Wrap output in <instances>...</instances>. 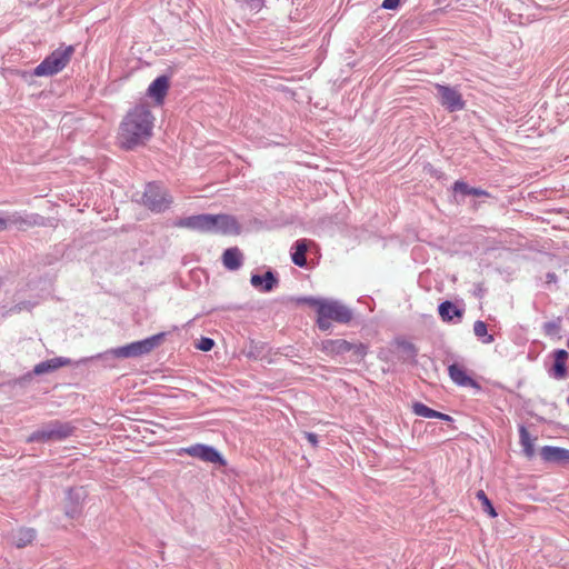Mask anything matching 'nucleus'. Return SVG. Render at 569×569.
<instances>
[{"label": "nucleus", "mask_w": 569, "mask_h": 569, "mask_svg": "<svg viewBox=\"0 0 569 569\" xmlns=\"http://www.w3.org/2000/svg\"><path fill=\"white\" fill-rule=\"evenodd\" d=\"M73 53V46L59 47L36 67L33 74L37 77H48L60 72L69 63Z\"/></svg>", "instance_id": "3"}, {"label": "nucleus", "mask_w": 569, "mask_h": 569, "mask_svg": "<svg viewBox=\"0 0 569 569\" xmlns=\"http://www.w3.org/2000/svg\"><path fill=\"white\" fill-rule=\"evenodd\" d=\"M72 430L73 428L67 423L53 422L30 435L28 441L61 440L69 437Z\"/></svg>", "instance_id": "6"}, {"label": "nucleus", "mask_w": 569, "mask_h": 569, "mask_svg": "<svg viewBox=\"0 0 569 569\" xmlns=\"http://www.w3.org/2000/svg\"><path fill=\"white\" fill-rule=\"evenodd\" d=\"M437 419H441V420H445V421H451V417L446 415V413H442V412H439L438 411V415L436 416Z\"/></svg>", "instance_id": "34"}, {"label": "nucleus", "mask_w": 569, "mask_h": 569, "mask_svg": "<svg viewBox=\"0 0 569 569\" xmlns=\"http://www.w3.org/2000/svg\"><path fill=\"white\" fill-rule=\"evenodd\" d=\"M169 89V78L166 76H160L154 79L149 88L148 96L156 100L158 103H162L167 92Z\"/></svg>", "instance_id": "12"}, {"label": "nucleus", "mask_w": 569, "mask_h": 569, "mask_svg": "<svg viewBox=\"0 0 569 569\" xmlns=\"http://www.w3.org/2000/svg\"><path fill=\"white\" fill-rule=\"evenodd\" d=\"M223 266L229 270H237L242 264V253L238 248H229L222 256Z\"/></svg>", "instance_id": "17"}, {"label": "nucleus", "mask_w": 569, "mask_h": 569, "mask_svg": "<svg viewBox=\"0 0 569 569\" xmlns=\"http://www.w3.org/2000/svg\"><path fill=\"white\" fill-rule=\"evenodd\" d=\"M540 456L546 462L566 465L569 463V450L560 447L545 446Z\"/></svg>", "instance_id": "11"}, {"label": "nucleus", "mask_w": 569, "mask_h": 569, "mask_svg": "<svg viewBox=\"0 0 569 569\" xmlns=\"http://www.w3.org/2000/svg\"><path fill=\"white\" fill-rule=\"evenodd\" d=\"M167 191L156 183H149L143 193V203L152 211H163L171 203Z\"/></svg>", "instance_id": "5"}, {"label": "nucleus", "mask_w": 569, "mask_h": 569, "mask_svg": "<svg viewBox=\"0 0 569 569\" xmlns=\"http://www.w3.org/2000/svg\"><path fill=\"white\" fill-rule=\"evenodd\" d=\"M470 188L467 183L462 182V181H457L453 186V190L456 192H460V193H463V194H469V191H470Z\"/></svg>", "instance_id": "30"}, {"label": "nucleus", "mask_w": 569, "mask_h": 569, "mask_svg": "<svg viewBox=\"0 0 569 569\" xmlns=\"http://www.w3.org/2000/svg\"><path fill=\"white\" fill-rule=\"evenodd\" d=\"M332 321L347 323L352 319L351 310L337 300L325 299L319 306V312Z\"/></svg>", "instance_id": "7"}, {"label": "nucleus", "mask_w": 569, "mask_h": 569, "mask_svg": "<svg viewBox=\"0 0 569 569\" xmlns=\"http://www.w3.org/2000/svg\"><path fill=\"white\" fill-rule=\"evenodd\" d=\"M308 250L307 240L301 239L298 240L295 244V252L292 253L291 258L295 264L299 267H303L307 262L306 260V252Z\"/></svg>", "instance_id": "21"}, {"label": "nucleus", "mask_w": 569, "mask_h": 569, "mask_svg": "<svg viewBox=\"0 0 569 569\" xmlns=\"http://www.w3.org/2000/svg\"><path fill=\"white\" fill-rule=\"evenodd\" d=\"M413 412L417 416L423 417V418H436L438 415V411L427 407L426 405L421 402H416L412 406Z\"/></svg>", "instance_id": "25"}, {"label": "nucleus", "mask_w": 569, "mask_h": 569, "mask_svg": "<svg viewBox=\"0 0 569 569\" xmlns=\"http://www.w3.org/2000/svg\"><path fill=\"white\" fill-rule=\"evenodd\" d=\"M178 455H188L204 462L224 465L222 456L213 447L207 445L198 443L187 448H181Z\"/></svg>", "instance_id": "8"}, {"label": "nucleus", "mask_w": 569, "mask_h": 569, "mask_svg": "<svg viewBox=\"0 0 569 569\" xmlns=\"http://www.w3.org/2000/svg\"><path fill=\"white\" fill-rule=\"evenodd\" d=\"M476 497L481 502L482 510L485 512H487L491 518H496L497 517V512H496L492 503L488 499L487 495L485 493V491L483 490H478L477 493H476Z\"/></svg>", "instance_id": "24"}, {"label": "nucleus", "mask_w": 569, "mask_h": 569, "mask_svg": "<svg viewBox=\"0 0 569 569\" xmlns=\"http://www.w3.org/2000/svg\"><path fill=\"white\" fill-rule=\"evenodd\" d=\"M323 350L329 355H340L352 349V345L343 339L327 340L322 342Z\"/></svg>", "instance_id": "18"}, {"label": "nucleus", "mask_w": 569, "mask_h": 569, "mask_svg": "<svg viewBox=\"0 0 569 569\" xmlns=\"http://www.w3.org/2000/svg\"><path fill=\"white\" fill-rule=\"evenodd\" d=\"M36 538V532L30 528H19L10 533L9 540L18 548H23Z\"/></svg>", "instance_id": "14"}, {"label": "nucleus", "mask_w": 569, "mask_h": 569, "mask_svg": "<svg viewBox=\"0 0 569 569\" xmlns=\"http://www.w3.org/2000/svg\"><path fill=\"white\" fill-rule=\"evenodd\" d=\"M176 226L199 232L238 234L240 226L228 214H197L180 219Z\"/></svg>", "instance_id": "2"}, {"label": "nucleus", "mask_w": 569, "mask_h": 569, "mask_svg": "<svg viewBox=\"0 0 569 569\" xmlns=\"http://www.w3.org/2000/svg\"><path fill=\"white\" fill-rule=\"evenodd\" d=\"M307 440L313 446L316 447L317 443H318V439H317V435L312 433V432H306L305 433Z\"/></svg>", "instance_id": "32"}, {"label": "nucleus", "mask_w": 569, "mask_h": 569, "mask_svg": "<svg viewBox=\"0 0 569 569\" xmlns=\"http://www.w3.org/2000/svg\"><path fill=\"white\" fill-rule=\"evenodd\" d=\"M164 333H158L154 336H151L147 339L131 342L127 346H122L119 348L111 349L108 351V353L112 355L117 358H133L139 357L142 355H147L150 351H152L154 348L160 346V343L163 341Z\"/></svg>", "instance_id": "4"}, {"label": "nucleus", "mask_w": 569, "mask_h": 569, "mask_svg": "<svg viewBox=\"0 0 569 569\" xmlns=\"http://www.w3.org/2000/svg\"><path fill=\"white\" fill-rule=\"evenodd\" d=\"M241 9L258 12L263 7V0H234Z\"/></svg>", "instance_id": "26"}, {"label": "nucleus", "mask_w": 569, "mask_h": 569, "mask_svg": "<svg viewBox=\"0 0 569 569\" xmlns=\"http://www.w3.org/2000/svg\"><path fill=\"white\" fill-rule=\"evenodd\" d=\"M473 333L478 338H485L482 340L483 343H491L493 341V336L488 335L487 325L483 321H481V320H478V321L475 322V325H473Z\"/></svg>", "instance_id": "23"}, {"label": "nucleus", "mask_w": 569, "mask_h": 569, "mask_svg": "<svg viewBox=\"0 0 569 569\" xmlns=\"http://www.w3.org/2000/svg\"><path fill=\"white\" fill-rule=\"evenodd\" d=\"M7 227H8V221H7V219H4V218L0 217V231L6 230V229H7Z\"/></svg>", "instance_id": "35"}, {"label": "nucleus", "mask_w": 569, "mask_h": 569, "mask_svg": "<svg viewBox=\"0 0 569 569\" xmlns=\"http://www.w3.org/2000/svg\"><path fill=\"white\" fill-rule=\"evenodd\" d=\"M325 299H317V298H312V297H306V298H302L300 301L303 302V303H308L312 307L316 308L317 310V313L319 312V306L321 302H323Z\"/></svg>", "instance_id": "29"}, {"label": "nucleus", "mask_w": 569, "mask_h": 569, "mask_svg": "<svg viewBox=\"0 0 569 569\" xmlns=\"http://www.w3.org/2000/svg\"><path fill=\"white\" fill-rule=\"evenodd\" d=\"M154 120V116L146 103H139L130 109L120 124L121 147L133 149L146 143L152 136Z\"/></svg>", "instance_id": "1"}, {"label": "nucleus", "mask_w": 569, "mask_h": 569, "mask_svg": "<svg viewBox=\"0 0 569 569\" xmlns=\"http://www.w3.org/2000/svg\"><path fill=\"white\" fill-rule=\"evenodd\" d=\"M519 436L525 456L531 459L535 456V438H531L525 426H520Z\"/></svg>", "instance_id": "19"}, {"label": "nucleus", "mask_w": 569, "mask_h": 569, "mask_svg": "<svg viewBox=\"0 0 569 569\" xmlns=\"http://www.w3.org/2000/svg\"><path fill=\"white\" fill-rule=\"evenodd\" d=\"M86 497L87 491L82 487L70 489L67 496L66 515L70 518H77L81 513Z\"/></svg>", "instance_id": "10"}, {"label": "nucleus", "mask_w": 569, "mask_h": 569, "mask_svg": "<svg viewBox=\"0 0 569 569\" xmlns=\"http://www.w3.org/2000/svg\"><path fill=\"white\" fill-rule=\"evenodd\" d=\"M400 0H383L382 8L388 10H395L399 7Z\"/></svg>", "instance_id": "31"}, {"label": "nucleus", "mask_w": 569, "mask_h": 569, "mask_svg": "<svg viewBox=\"0 0 569 569\" xmlns=\"http://www.w3.org/2000/svg\"><path fill=\"white\" fill-rule=\"evenodd\" d=\"M436 89L438 91L440 103L448 111L453 112L463 109L465 101L457 89L442 84H437Z\"/></svg>", "instance_id": "9"}, {"label": "nucleus", "mask_w": 569, "mask_h": 569, "mask_svg": "<svg viewBox=\"0 0 569 569\" xmlns=\"http://www.w3.org/2000/svg\"><path fill=\"white\" fill-rule=\"evenodd\" d=\"M71 363V360L63 357H57L52 358L46 361H42L34 366L33 372L36 375H44L52 372L61 367L69 366Z\"/></svg>", "instance_id": "13"}, {"label": "nucleus", "mask_w": 569, "mask_h": 569, "mask_svg": "<svg viewBox=\"0 0 569 569\" xmlns=\"http://www.w3.org/2000/svg\"><path fill=\"white\" fill-rule=\"evenodd\" d=\"M568 352L566 350H557L555 352V371L557 377H563L566 372V360Z\"/></svg>", "instance_id": "22"}, {"label": "nucleus", "mask_w": 569, "mask_h": 569, "mask_svg": "<svg viewBox=\"0 0 569 569\" xmlns=\"http://www.w3.org/2000/svg\"><path fill=\"white\" fill-rule=\"evenodd\" d=\"M449 376L450 378L452 379L453 382H456L458 386H462V387H478V385L476 383V381L470 378L466 370L460 367L459 365H451L449 367Z\"/></svg>", "instance_id": "16"}, {"label": "nucleus", "mask_w": 569, "mask_h": 569, "mask_svg": "<svg viewBox=\"0 0 569 569\" xmlns=\"http://www.w3.org/2000/svg\"><path fill=\"white\" fill-rule=\"evenodd\" d=\"M330 321L331 319L325 317L323 313H318L317 323L321 330H328L331 327Z\"/></svg>", "instance_id": "28"}, {"label": "nucleus", "mask_w": 569, "mask_h": 569, "mask_svg": "<svg viewBox=\"0 0 569 569\" xmlns=\"http://www.w3.org/2000/svg\"><path fill=\"white\" fill-rule=\"evenodd\" d=\"M439 315L443 321H451L453 317L461 318L462 311L450 301H445L439 306Z\"/></svg>", "instance_id": "20"}, {"label": "nucleus", "mask_w": 569, "mask_h": 569, "mask_svg": "<svg viewBox=\"0 0 569 569\" xmlns=\"http://www.w3.org/2000/svg\"><path fill=\"white\" fill-rule=\"evenodd\" d=\"M469 194L479 197V196H487V192L481 189L470 188Z\"/></svg>", "instance_id": "33"}, {"label": "nucleus", "mask_w": 569, "mask_h": 569, "mask_svg": "<svg viewBox=\"0 0 569 569\" xmlns=\"http://www.w3.org/2000/svg\"><path fill=\"white\" fill-rule=\"evenodd\" d=\"M213 346L214 341L211 338L202 337L196 347L201 351H210Z\"/></svg>", "instance_id": "27"}, {"label": "nucleus", "mask_w": 569, "mask_h": 569, "mask_svg": "<svg viewBox=\"0 0 569 569\" xmlns=\"http://www.w3.org/2000/svg\"><path fill=\"white\" fill-rule=\"evenodd\" d=\"M250 282L256 289L269 292L277 284L278 280L271 271H267L263 276L252 274Z\"/></svg>", "instance_id": "15"}]
</instances>
